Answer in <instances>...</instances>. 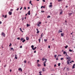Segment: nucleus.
Masks as SVG:
<instances>
[{
  "mask_svg": "<svg viewBox=\"0 0 75 75\" xmlns=\"http://www.w3.org/2000/svg\"><path fill=\"white\" fill-rule=\"evenodd\" d=\"M26 40H29V38H28V37H27L26 38Z\"/></svg>",
  "mask_w": 75,
  "mask_h": 75,
  "instance_id": "obj_16",
  "label": "nucleus"
},
{
  "mask_svg": "<svg viewBox=\"0 0 75 75\" xmlns=\"http://www.w3.org/2000/svg\"><path fill=\"white\" fill-rule=\"evenodd\" d=\"M39 61H40V60H37V62H39Z\"/></svg>",
  "mask_w": 75,
  "mask_h": 75,
  "instance_id": "obj_56",
  "label": "nucleus"
},
{
  "mask_svg": "<svg viewBox=\"0 0 75 75\" xmlns=\"http://www.w3.org/2000/svg\"><path fill=\"white\" fill-rule=\"evenodd\" d=\"M75 64H74L73 65V67L72 68V69H74V68H75Z\"/></svg>",
  "mask_w": 75,
  "mask_h": 75,
  "instance_id": "obj_8",
  "label": "nucleus"
},
{
  "mask_svg": "<svg viewBox=\"0 0 75 75\" xmlns=\"http://www.w3.org/2000/svg\"><path fill=\"white\" fill-rule=\"evenodd\" d=\"M50 5H52V2H50Z\"/></svg>",
  "mask_w": 75,
  "mask_h": 75,
  "instance_id": "obj_50",
  "label": "nucleus"
},
{
  "mask_svg": "<svg viewBox=\"0 0 75 75\" xmlns=\"http://www.w3.org/2000/svg\"><path fill=\"white\" fill-rule=\"evenodd\" d=\"M69 59L67 61V64L68 65H69Z\"/></svg>",
  "mask_w": 75,
  "mask_h": 75,
  "instance_id": "obj_3",
  "label": "nucleus"
},
{
  "mask_svg": "<svg viewBox=\"0 0 75 75\" xmlns=\"http://www.w3.org/2000/svg\"><path fill=\"white\" fill-rule=\"evenodd\" d=\"M49 7L50 8V7H52V5H49Z\"/></svg>",
  "mask_w": 75,
  "mask_h": 75,
  "instance_id": "obj_11",
  "label": "nucleus"
},
{
  "mask_svg": "<svg viewBox=\"0 0 75 75\" xmlns=\"http://www.w3.org/2000/svg\"><path fill=\"white\" fill-rule=\"evenodd\" d=\"M43 64L44 67H45L46 66V64H45V63H43Z\"/></svg>",
  "mask_w": 75,
  "mask_h": 75,
  "instance_id": "obj_23",
  "label": "nucleus"
},
{
  "mask_svg": "<svg viewBox=\"0 0 75 75\" xmlns=\"http://www.w3.org/2000/svg\"><path fill=\"white\" fill-rule=\"evenodd\" d=\"M42 7H43V6H42L41 7V8H42Z\"/></svg>",
  "mask_w": 75,
  "mask_h": 75,
  "instance_id": "obj_59",
  "label": "nucleus"
},
{
  "mask_svg": "<svg viewBox=\"0 0 75 75\" xmlns=\"http://www.w3.org/2000/svg\"><path fill=\"white\" fill-rule=\"evenodd\" d=\"M36 53V51H34V53Z\"/></svg>",
  "mask_w": 75,
  "mask_h": 75,
  "instance_id": "obj_57",
  "label": "nucleus"
},
{
  "mask_svg": "<svg viewBox=\"0 0 75 75\" xmlns=\"http://www.w3.org/2000/svg\"><path fill=\"white\" fill-rule=\"evenodd\" d=\"M24 40V38H21V41H22V40Z\"/></svg>",
  "mask_w": 75,
  "mask_h": 75,
  "instance_id": "obj_24",
  "label": "nucleus"
},
{
  "mask_svg": "<svg viewBox=\"0 0 75 75\" xmlns=\"http://www.w3.org/2000/svg\"><path fill=\"white\" fill-rule=\"evenodd\" d=\"M2 23V22L1 21H0V24H1Z\"/></svg>",
  "mask_w": 75,
  "mask_h": 75,
  "instance_id": "obj_60",
  "label": "nucleus"
},
{
  "mask_svg": "<svg viewBox=\"0 0 75 75\" xmlns=\"http://www.w3.org/2000/svg\"><path fill=\"white\" fill-rule=\"evenodd\" d=\"M24 62L25 64L26 63H27V61H26V60H25L24 61Z\"/></svg>",
  "mask_w": 75,
  "mask_h": 75,
  "instance_id": "obj_22",
  "label": "nucleus"
},
{
  "mask_svg": "<svg viewBox=\"0 0 75 75\" xmlns=\"http://www.w3.org/2000/svg\"><path fill=\"white\" fill-rule=\"evenodd\" d=\"M67 71H69V69L68 68H67Z\"/></svg>",
  "mask_w": 75,
  "mask_h": 75,
  "instance_id": "obj_48",
  "label": "nucleus"
},
{
  "mask_svg": "<svg viewBox=\"0 0 75 75\" xmlns=\"http://www.w3.org/2000/svg\"><path fill=\"white\" fill-rule=\"evenodd\" d=\"M68 45H66V46H65V48H68Z\"/></svg>",
  "mask_w": 75,
  "mask_h": 75,
  "instance_id": "obj_17",
  "label": "nucleus"
},
{
  "mask_svg": "<svg viewBox=\"0 0 75 75\" xmlns=\"http://www.w3.org/2000/svg\"><path fill=\"white\" fill-rule=\"evenodd\" d=\"M47 41V39H44V41L45 42H46Z\"/></svg>",
  "mask_w": 75,
  "mask_h": 75,
  "instance_id": "obj_30",
  "label": "nucleus"
},
{
  "mask_svg": "<svg viewBox=\"0 0 75 75\" xmlns=\"http://www.w3.org/2000/svg\"><path fill=\"white\" fill-rule=\"evenodd\" d=\"M43 2H45V0H43Z\"/></svg>",
  "mask_w": 75,
  "mask_h": 75,
  "instance_id": "obj_53",
  "label": "nucleus"
},
{
  "mask_svg": "<svg viewBox=\"0 0 75 75\" xmlns=\"http://www.w3.org/2000/svg\"><path fill=\"white\" fill-rule=\"evenodd\" d=\"M17 55L16 54L15 56V59H17Z\"/></svg>",
  "mask_w": 75,
  "mask_h": 75,
  "instance_id": "obj_7",
  "label": "nucleus"
},
{
  "mask_svg": "<svg viewBox=\"0 0 75 75\" xmlns=\"http://www.w3.org/2000/svg\"><path fill=\"white\" fill-rule=\"evenodd\" d=\"M38 27H40V25H39V24L38 23Z\"/></svg>",
  "mask_w": 75,
  "mask_h": 75,
  "instance_id": "obj_42",
  "label": "nucleus"
},
{
  "mask_svg": "<svg viewBox=\"0 0 75 75\" xmlns=\"http://www.w3.org/2000/svg\"><path fill=\"white\" fill-rule=\"evenodd\" d=\"M6 17H7V15H5V16L4 17V18H6Z\"/></svg>",
  "mask_w": 75,
  "mask_h": 75,
  "instance_id": "obj_35",
  "label": "nucleus"
},
{
  "mask_svg": "<svg viewBox=\"0 0 75 75\" xmlns=\"http://www.w3.org/2000/svg\"><path fill=\"white\" fill-rule=\"evenodd\" d=\"M25 41V39H24L22 41V42H24Z\"/></svg>",
  "mask_w": 75,
  "mask_h": 75,
  "instance_id": "obj_21",
  "label": "nucleus"
},
{
  "mask_svg": "<svg viewBox=\"0 0 75 75\" xmlns=\"http://www.w3.org/2000/svg\"><path fill=\"white\" fill-rule=\"evenodd\" d=\"M39 42H40V41H41V39H39Z\"/></svg>",
  "mask_w": 75,
  "mask_h": 75,
  "instance_id": "obj_45",
  "label": "nucleus"
},
{
  "mask_svg": "<svg viewBox=\"0 0 75 75\" xmlns=\"http://www.w3.org/2000/svg\"><path fill=\"white\" fill-rule=\"evenodd\" d=\"M71 62H74V61H71Z\"/></svg>",
  "mask_w": 75,
  "mask_h": 75,
  "instance_id": "obj_61",
  "label": "nucleus"
},
{
  "mask_svg": "<svg viewBox=\"0 0 75 75\" xmlns=\"http://www.w3.org/2000/svg\"><path fill=\"white\" fill-rule=\"evenodd\" d=\"M23 8V7H21V8H20V10H21V9Z\"/></svg>",
  "mask_w": 75,
  "mask_h": 75,
  "instance_id": "obj_41",
  "label": "nucleus"
},
{
  "mask_svg": "<svg viewBox=\"0 0 75 75\" xmlns=\"http://www.w3.org/2000/svg\"><path fill=\"white\" fill-rule=\"evenodd\" d=\"M39 24H41V22H39Z\"/></svg>",
  "mask_w": 75,
  "mask_h": 75,
  "instance_id": "obj_47",
  "label": "nucleus"
},
{
  "mask_svg": "<svg viewBox=\"0 0 75 75\" xmlns=\"http://www.w3.org/2000/svg\"><path fill=\"white\" fill-rule=\"evenodd\" d=\"M13 11V10L12 9H10V11Z\"/></svg>",
  "mask_w": 75,
  "mask_h": 75,
  "instance_id": "obj_32",
  "label": "nucleus"
},
{
  "mask_svg": "<svg viewBox=\"0 0 75 75\" xmlns=\"http://www.w3.org/2000/svg\"><path fill=\"white\" fill-rule=\"evenodd\" d=\"M50 17H51V16H48L47 17V18H50Z\"/></svg>",
  "mask_w": 75,
  "mask_h": 75,
  "instance_id": "obj_26",
  "label": "nucleus"
},
{
  "mask_svg": "<svg viewBox=\"0 0 75 75\" xmlns=\"http://www.w3.org/2000/svg\"><path fill=\"white\" fill-rule=\"evenodd\" d=\"M22 20H23V21L24 20V18H22Z\"/></svg>",
  "mask_w": 75,
  "mask_h": 75,
  "instance_id": "obj_46",
  "label": "nucleus"
},
{
  "mask_svg": "<svg viewBox=\"0 0 75 75\" xmlns=\"http://www.w3.org/2000/svg\"><path fill=\"white\" fill-rule=\"evenodd\" d=\"M48 48H50V46H48Z\"/></svg>",
  "mask_w": 75,
  "mask_h": 75,
  "instance_id": "obj_55",
  "label": "nucleus"
},
{
  "mask_svg": "<svg viewBox=\"0 0 75 75\" xmlns=\"http://www.w3.org/2000/svg\"><path fill=\"white\" fill-rule=\"evenodd\" d=\"M37 48V47H35L34 48H33V50H35V49H36Z\"/></svg>",
  "mask_w": 75,
  "mask_h": 75,
  "instance_id": "obj_15",
  "label": "nucleus"
},
{
  "mask_svg": "<svg viewBox=\"0 0 75 75\" xmlns=\"http://www.w3.org/2000/svg\"><path fill=\"white\" fill-rule=\"evenodd\" d=\"M19 29H20L21 31H22V33H23V31H22V30L21 29V28H20Z\"/></svg>",
  "mask_w": 75,
  "mask_h": 75,
  "instance_id": "obj_18",
  "label": "nucleus"
},
{
  "mask_svg": "<svg viewBox=\"0 0 75 75\" xmlns=\"http://www.w3.org/2000/svg\"><path fill=\"white\" fill-rule=\"evenodd\" d=\"M62 31L59 30L58 33H62Z\"/></svg>",
  "mask_w": 75,
  "mask_h": 75,
  "instance_id": "obj_12",
  "label": "nucleus"
},
{
  "mask_svg": "<svg viewBox=\"0 0 75 75\" xmlns=\"http://www.w3.org/2000/svg\"><path fill=\"white\" fill-rule=\"evenodd\" d=\"M11 43L9 45V47H11Z\"/></svg>",
  "mask_w": 75,
  "mask_h": 75,
  "instance_id": "obj_31",
  "label": "nucleus"
},
{
  "mask_svg": "<svg viewBox=\"0 0 75 75\" xmlns=\"http://www.w3.org/2000/svg\"><path fill=\"white\" fill-rule=\"evenodd\" d=\"M42 61H44L45 60V58H43L42 59Z\"/></svg>",
  "mask_w": 75,
  "mask_h": 75,
  "instance_id": "obj_27",
  "label": "nucleus"
},
{
  "mask_svg": "<svg viewBox=\"0 0 75 75\" xmlns=\"http://www.w3.org/2000/svg\"><path fill=\"white\" fill-rule=\"evenodd\" d=\"M56 66H57V65L56 64H55L54 65V67H56Z\"/></svg>",
  "mask_w": 75,
  "mask_h": 75,
  "instance_id": "obj_54",
  "label": "nucleus"
},
{
  "mask_svg": "<svg viewBox=\"0 0 75 75\" xmlns=\"http://www.w3.org/2000/svg\"><path fill=\"white\" fill-rule=\"evenodd\" d=\"M29 4H31V1H30L29 2Z\"/></svg>",
  "mask_w": 75,
  "mask_h": 75,
  "instance_id": "obj_39",
  "label": "nucleus"
},
{
  "mask_svg": "<svg viewBox=\"0 0 75 75\" xmlns=\"http://www.w3.org/2000/svg\"><path fill=\"white\" fill-rule=\"evenodd\" d=\"M30 25L29 24H27V27H30Z\"/></svg>",
  "mask_w": 75,
  "mask_h": 75,
  "instance_id": "obj_14",
  "label": "nucleus"
},
{
  "mask_svg": "<svg viewBox=\"0 0 75 75\" xmlns=\"http://www.w3.org/2000/svg\"><path fill=\"white\" fill-rule=\"evenodd\" d=\"M62 0H58V1H61Z\"/></svg>",
  "mask_w": 75,
  "mask_h": 75,
  "instance_id": "obj_49",
  "label": "nucleus"
},
{
  "mask_svg": "<svg viewBox=\"0 0 75 75\" xmlns=\"http://www.w3.org/2000/svg\"><path fill=\"white\" fill-rule=\"evenodd\" d=\"M19 8H18L17 9H16V10H17V11H18V10Z\"/></svg>",
  "mask_w": 75,
  "mask_h": 75,
  "instance_id": "obj_52",
  "label": "nucleus"
},
{
  "mask_svg": "<svg viewBox=\"0 0 75 75\" xmlns=\"http://www.w3.org/2000/svg\"><path fill=\"white\" fill-rule=\"evenodd\" d=\"M24 10H26V7H24Z\"/></svg>",
  "mask_w": 75,
  "mask_h": 75,
  "instance_id": "obj_43",
  "label": "nucleus"
},
{
  "mask_svg": "<svg viewBox=\"0 0 75 75\" xmlns=\"http://www.w3.org/2000/svg\"><path fill=\"white\" fill-rule=\"evenodd\" d=\"M60 65H61V63H58V66H59V67L60 66Z\"/></svg>",
  "mask_w": 75,
  "mask_h": 75,
  "instance_id": "obj_25",
  "label": "nucleus"
},
{
  "mask_svg": "<svg viewBox=\"0 0 75 75\" xmlns=\"http://www.w3.org/2000/svg\"><path fill=\"white\" fill-rule=\"evenodd\" d=\"M57 54H55L54 55V57L55 58H57Z\"/></svg>",
  "mask_w": 75,
  "mask_h": 75,
  "instance_id": "obj_28",
  "label": "nucleus"
},
{
  "mask_svg": "<svg viewBox=\"0 0 75 75\" xmlns=\"http://www.w3.org/2000/svg\"><path fill=\"white\" fill-rule=\"evenodd\" d=\"M8 14L10 16L12 14V12H10V11H9L8 12Z\"/></svg>",
  "mask_w": 75,
  "mask_h": 75,
  "instance_id": "obj_5",
  "label": "nucleus"
},
{
  "mask_svg": "<svg viewBox=\"0 0 75 75\" xmlns=\"http://www.w3.org/2000/svg\"><path fill=\"white\" fill-rule=\"evenodd\" d=\"M42 73V71H40L39 72V73L40 74L41 73Z\"/></svg>",
  "mask_w": 75,
  "mask_h": 75,
  "instance_id": "obj_40",
  "label": "nucleus"
},
{
  "mask_svg": "<svg viewBox=\"0 0 75 75\" xmlns=\"http://www.w3.org/2000/svg\"><path fill=\"white\" fill-rule=\"evenodd\" d=\"M17 40H20V38H17Z\"/></svg>",
  "mask_w": 75,
  "mask_h": 75,
  "instance_id": "obj_36",
  "label": "nucleus"
},
{
  "mask_svg": "<svg viewBox=\"0 0 75 75\" xmlns=\"http://www.w3.org/2000/svg\"><path fill=\"white\" fill-rule=\"evenodd\" d=\"M31 47L32 48V50H33V49L34 48V45H32L31 46Z\"/></svg>",
  "mask_w": 75,
  "mask_h": 75,
  "instance_id": "obj_13",
  "label": "nucleus"
},
{
  "mask_svg": "<svg viewBox=\"0 0 75 75\" xmlns=\"http://www.w3.org/2000/svg\"><path fill=\"white\" fill-rule=\"evenodd\" d=\"M18 70L19 71H21V72H22V69L21 68H19L18 69Z\"/></svg>",
  "mask_w": 75,
  "mask_h": 75,
  "instance_id": "obj_6",
  "label": "nucleus"
},
{
  "mask_svg": "<svg viewBox=\"0 0 75 75\" xmlns=\"http://www.w3.org/2000/svg\"><path fill=\"white\" fill-rule=\"evenodd\" d=\"M64 33H61V35L62 37H64Z\"/></svg>",
  "mask_w": 75,
  "mask_h": 75,
  "instance_id": "obj_10",
  "label": "nucleus"
},
{
  "mask_svg": "<svg viewBox=\"0 0 75 75\" xmlns=\"http://www.w3.org/2000/svg\"><path fill=\"white\" fill-rule=\"evenodd\" d=\"M28 9H30V7H28Z\"/></svg>",
  "mask_w": 75,
  "mask_h": 75,
  "instance_id": "obj_62",
  "label": "nucleus"
},
{
  "mask_svg": "<svg viewBox=\"0 0 75 75\" xmlns=\"http://www.w3.org/2000/svg\"><path fill=\"white\" fill-rule=\"evenodd\" d=\"M60 11L61 12H60L59 14H60V15H61V14H62L63 11H62V10H61Z\"/></svg>",
  "mask_w": 75,
  "mask_h": 75,
  "instance_id": "obj_4",
  "label": "nucleus"
},
{
  "mask_svg": "<svg viewBox=\"0 0 75 75\" xmlns=\"http://www.w3.org/2000/svg\"><path fill=\"white\" fill-rule=\"evenodd\" d=\"M66 57L67 59H70V58H71V57H69L68 55L67 56H66Z\"/></svg>",
  "mask_w": 75,
  "mask_h": 75,
  "instance_id": "obj_1",
  "label": "nucleus"
},
{
  "mask_svg": "<svg viewBox=\"0 0 75 75\" xmlns=\"http://www.w3.org/2000/svg\"><path fill=\"white\" fill-rule=\"evenodd\" d=\"M28 15H30V11H29L28 13H27Z\"/></svg>",
  "mask_w": 75,
  "mask_h": 75,
  "instance_id": "obj_9",
  "label": "nucleus"
},
{
  "mask_svg": "<svg viewBox=\"0 0 75 75\" xmlns=\"http://www.w3.org/2000/svg\"><path fill=\"white\" fill-rule=\"evenodd\" d=\"M36 30L37 31H38V29L36 28Z\"/></svg>",
  "mask_w": 75,
  "mask_h": 75,
  "instance_id": "obj_58",
  "label": "nucleus"
},
{
  "mask_svg": "<svg viewBox=\"0 0 75 75\" xmlns=\"http://www.w3.org/2000/svg\"><path fill=\"white\" fill-rule=\"evenodd\" d=\"M41 66V64H38V66L39 67L40 66Z\"/></svg>",
  "mask_w": 75,
  "mask_h": 75,
  "instance_id": "obj_20",
  "label": "nucleus"
},
{
  "mask_svg": "<svg viewBox=\"0 0 75 75\" xmlns=\"http://www.w3.org/2000/svg\"><path fill=\"white\" fill-rule=\"evenodd\" d=\"M43 34V33H42L41 35V37H42V35Z\"/></svg>",
  "mask_w": 75,
  "mask_h": 75,
  "instance_id": "obj_51",
  "label": "nucleus"
},
{
  "mask_svg": "<svg viewBox=\"0 0 75 75\" xmlns=\"http://www.w3.org/2000/svg\"><path fill=\"white\" fill-rule=\"evenodd\" d=\"M42 70L43 72H44V68H43L42 69Z\"/></svg>",
  "mask_w": 75,
  "mask_h": 75,
  "instance_id": "obj_37",
  "label": "nucleus"
},
{
  "mask_svg": "<svg viewBox=\"0 0 75 75\" xmlns=\"http://www.w3.org/2000/svg\"><path fill=\"white\" fill-rule=\"evenodd\" d=\"M11 50H13V51H14V49H13V48H11Z\"/></svg>",
  "mask_w": 75,
  "mask_h": 75,
  "instance_id": "obj_34",
  "label": "nucleus"
},
{
  "mask_svg": "<svg viewBox=\"0 0 75 75\" xmlns=\"http://www.w3.org/2000/svg\"><path fill=\"white\" fill-rule=\"evenodd\" d=\"M1 35H2L3 37H5V34L3 32H2L1 33Z\"/></svg>",
  "mask_w": 75,
  "mask_h": 75,
  "instance_id": "obj_2",
  "label": "nucleus"
},
{
  "mask_svg": "<svg viewBox=\"0 0 75 75\" xmlns=\"http://www.w3.org/2000/svg\"><path fill=\"white\" fill-rule=\"evenodd\" d=\"M63 54H66V52H63Z\"/></svg>",
  "mask_w": 75,
  "mask_h": 75,
  "instance_id": "obj_38",
  "label": "nucleus"
},
{
  "mask_svg": "<svg viewBox=\"0 0 75 75\" xmlns=\"http://www.w3.org/2000/svg\"><path fill=\"white\" fill-rule=\"evenodd\" d=\"M10 72H11V70L10 69Z\"/></svg>",
  "mask_w": 75,
  "mask_h": 75,
  "instance_id": "obj_63",
  "label": "nucleus"
},
{
  "mask_svg": "<svg viewBox=\"0 0 75 75\" xmlns=\"http://www.w3.org/2000/svg\"><path fill=\"white\" fill-rule=\"evenodd\" d=\"M22 47H23L22 46H20V48H22Z\"/></svg>",
  "mask_w": 75,
  "mask_h": 75,
  "instance_id": "obj_44",
  "label": "nucleus"
},
{
  "mask_svg": "<svg viewBox=\"0 0 75 75\" xmlns=\"http://www.w3.org/2000/svg\"><path fill=\"white\" fill-rule=\"evenodd\" d=\"M61 60H64V58H62L60 59Z\"/></svg>",
  "mask_w": 75,
  "mask_h": 75,
  "instance_id": "obj_29",
  "label": "nucleus"
},
{
  "mask_svg": "<svg viewBox=\"0 0 75 75\" xmlns=\"http://www.w3.org/2000/svg\"><path fill=\"white\" fill-rule=\"evenodd\" d=\"M39 75H42V74H39Z\"/></svg>",
  "mask_w": 75,
  "mask_h": 75,
  "instance_id": "obj_64",
  "label": "nucleus"
},
{
  "mask_svg": "<svg viewBox=\"0 0 75 75\" xmlns=\"http://www.w3.org/2000/svg\"><path fill=\"white\" fill-rule=\"evenodd\" d=\"M40 33V31H39V30H38L37 32V33Z\"/></svg>",
  "mask_w": 75,
  "mask_h": 75,
  "instance_id": "obj_33",
  "label": "nucleus"
},
{
  "mask_svg": "<svg viewBox=\"0 0 75 75\" xmlns=\"http://www.w3.org/2000/svg\"><path fill=\"white\" fill-rule=\"evenodd\" d=\"M69 52H72L73 51L72 50H71V49H70L69 50Z\"/></svg>",
  "mask_w": 75,
  "mask_h": 75,
  "instance_id": "obj_19",
  "label": "nucleus"
}]
</instances>
